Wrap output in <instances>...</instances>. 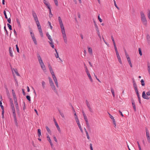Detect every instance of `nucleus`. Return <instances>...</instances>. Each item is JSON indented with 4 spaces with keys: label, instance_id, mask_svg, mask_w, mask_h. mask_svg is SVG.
Here are the masks:
<instances>
[{
    "label": "nucleus",
    "instance_id": "obj_1",
    "mask_svg": "<svg viewBox=\"0 0 150 150\" xmlns=\"http://www.w3.org/2000/svg\"><path fill=\"white\" fill-rule=\"evenodd\" d=\"M37 58L41 69L44 71H45L46 70L45 66L43 62L41 56L39 54H37Z\"/></svg>",
    "mask_w": 150,
    "mask_h": 150
},
{
    "label": "nucleus",
    "instance_id": "obj_2",
    "mask_svg": "<svg viewBox=\"0 0 150 150\" xmlns=\"http://www.w3.org/2000/svg\"><path fill=\"white\" fill-rule=\"evenodd\" d=\"M140 15L141 21L143 24L144 25H146L147 24V21L145 15L143 11H141L140 12Z\"/></svg>",
    "mask_w": 150,
    "mask_h": 150
},
{
    "label": "nucleus",
    "instance_id": "obj_3",
    "mask_svg": "<svg viewBox=\"0 0 150 150\" xmlns=\"http://www.w3.org/2000/svg\"><path fill=\"white\" fill-rule=\"evenodd\" d=\"M146 95L145 92V91H144L142 94V97L144 99L147 100H149L150 98V97H148V96H150V91L146 92Z\"/></svg>",
    "mask_w": 150,
    "mask_h": 150
},
{
    "label": "nucleus",
    "instance_id": "obj_4",
    "mask_svg": "<svg viewBox=\"0 0 150 150\" xmlns=\"http://www.w3.org/2000/svg\"><path fill=\"white\" fill-rule=\"evenodd\" d=\"M14 101L17 112L19 113V109L18 103L17 102V99L14 100Z\"/></svg>",
    "mask_w": 150,
    "mask_h": 150
},
{
    "label": "nucleus",
    "instance_id": "obj_5",
    "mask_svg": "<svg viewBox=\"0 0 150 150\" xmlns=\"http://www.w3.org/2000/svg\"><path fill=\"white\" fill-rule=\"evenodd\" d=\"M58 21L59 22V24L60 25V26L61 29L63 28H64L63 24V23L62 21V20L61 19V17L60 16L58 17Z\"/></svg>",
    "mask_w": 150,
    "mask_h": 150
},
{
    "label": "nucleus",
    "instance_id": "obj_6",
    "mask_svg": "<svg viewBox=\"0 0 150 150\" xmlns=\"http://www.w3.org/2000/svg\"><path fill=\"white\" fill-rule=\"evenodd\" d=\"M43 1L44 4L47 6V8L48 9H50V5L48 1V0H43Z\"/></svg>",
    "mask_w": 150,
    "mask_h": 150
},
{
    "label": "nucleus",
    "instance_id": "obj_7",
    "mask_svg": "<svg viewBox=\"0 0 150 150\" xmlns=\"http://www.w3.org/2000/svg\"><path fill=\"white\" fill-rule=\"evenodd\" d=\"M61 29L62 32V34L63 35V38H67V37H66V34L65 33L64 28H63V29L62 28Z\"/></svg>",
    "mask_w": 150,
    "mask_h": 150
},
{
    "label": "nucleus",
    "instance_id": "obj_8",
    "mask_svg": "<svg viewBox=\"0 0 150 150\" xmlns=\"http://www.w3.org/2000/svg\"><path fill=\"white\" fill-rule=\"evenodd\" d=\"M14 119V123L16 125V126L18 127V123L17 121V120L16 118V115H13Z\"/></svg>",
    "mask_w": 150,
    "mask_h": 150
},
{
    "label": "nucleus",
    "instance_id": "obj_9",
    "mask_svg": "<svg viewBox=\"0 0 150 150\" xmlns=\"http://www.w3.org/2000/svg\"><path fill=\"white\" fill-rule=\"evenodd\" d=\"M116 54L119 62L120 63V64H122V62L121 60L120 56L119 54V53H116Z\"/></svg>",
    "mask_w": 150,
    "mask_h": 150
},
{
    "label": "nucleus",
    "instance_id": "obj_10",
    "mask_svg": "<svg viewBox=\"0 0 150 150\" xmlns=\"http://www.w3.org/2000/svg\"><path fill=\"white\" fill-rule=\"evenodd\" d=\"M146 40L148 44L150 45V36L149 34L146 35Z\"/></svg>",
    "mask_w": 150,
    "mask_h": 150
},
{
    "label": "nucleus",
    "instance_id": "obj_11",
    "mask_svg": "<svg viewBox=\"0 0 150 150\" xmlns=\"http://www.w3.org/2000/svg\"><path fill=\"white\" fill-rule=\"evenodd\" d=\"M54 50L56 52V54H55V57H56V58H59V59H60L61 61H62V60L60 59V58L59 57L58 54V53L57 52V51L56 49L55 48H54Z\"/></svg>",
    "mask_w": 150,
    "mask_h": 150
},
{
    "label": "nucleus",
    "instance_id": "obj_12",
    "mask_svg": "<svg viewBox=\"0 0 150 150\" xmlns=\"http://www.w3.org/2000/svg\"><path fill=\"white\" fill-rule=\"evenodd\" d=\"M13 96V100L14 99H17V98L16 95L15 93L13 90H12V91Z\"/></svg>",
    "mask_w": 150,
    "mask_h": 150
},
{
    "label": "nucleus",
    "instance_id": "obj_13",
    "mask_svg": "<svg viewBox=\"0 0 150 150\" xmlns=\"http://www.w3.org/2000/svg\"><path fill=\"white\" fill-rule=\"evenodd\" d=\"M9 53H10V56L11 57H13V54L12 50L11 47H9Z\"/></svg>",
    "mask_w": 150,
    "mask_h": 150
},
{
    "label": "nucleus",
    "instance_id": "obj_14",
    "mask_svg": "<svg viewBox=\"0 0 150 150\" xmlns=\"http://www.w3.org/2000/svg\"><path fill=\"white\" fill-rule=\"evenodd\" d=\"M46 35L47 36L48 38L50 40V41H52L53 40L51 38V36L48 33H46Z\"/></svg>",
    "mask_w": 150,
    "mask_h": 150
},
{
    "label": "nucleus",
    "instance_id": "obj_15",
    "mask_svg": "<svg viewBox=\"0 0 150 150\" xmlns=\"http://www.w3.org/2000/svg\"><path fill=\"white\" fill-rule=\"evenodd\" d=\"M12 71H14L15 73L16 74V75L18 76H19L20 74L18 72L17 70L16 69H14L13 68L12 70Z\"/></svg>",
    "mask_w": 150,
    "mask_h": 150
},
{
    "label": "nucleus",
    "instance_id": "obj_16",
    "mask_svg": "<svg viewBox=\"0 0 150 150\" xmlns=\"http://www.w3.org/2000/svg\"><path fill=\"white\" fill-rule=\"evenodd\" d=\"M86 103L88 109L91 108V105L90 103L88 102L87 100H86Z\"/></svg>",
    "mask_w": 150,
    "mask_h": 150
},
{
    "label": "nucleus",
    "instance_id": "obj_17",
    "mask_svg": "<svg viewBox=\"0 0 150 150\" xmlns=\"http://www.w3.org/2000/svg\"><path fill=\"white\" fill-rule=\"evenodd\" d=\"M88 51L89 53L91 54H92V50L91 48L89 47H88Z\"/></svg>",
    "mask_w": 150,
    "mask_h": 150
},
{
    "label": "nucleus",
    "instance_id": "obj_18",
    "mask_svg": "<svg viewBox=\"0 0 150 150\" xmlns=\"http://www.w3.org/2000/svg\"><path fill=\"white\" fill-rule=\"evenodd\" d=\"M146 138L149 137V131L147 128L146 129Z\"/></svg>",
    "mask_w": 150,
    "mask_h": 150
},
{
    "label": "nucleus",
    "instance_id": "obj_19",
    "mask_svg": "<svg viewBox=\"0 0 150 150\" xmlns=\"http://www.w3.org/2000/svg\"><path fill=\"white\" fill-rule=\"evenodd\" d=\"M93 22H94V25H95V28H96V31H99V29H98V26L97 25L95 21H93Z\"/></svg>",
    "mask_w": 150,
    "mask_h": 150
},
{
    "label": "nucleus",
    "instance_id": "obj_20",
    "mask_svg": "<svg viewBox=\"0 0 150 150\" xmlns=\"http://www.w3.org/2000/svg\"><path fill=\"white\" fill-rule=\"evenodd\" d=\"M132 103L133 106V108L134 109V110L135 111H136V108L135 105V103L134 101H132Z\"/></svg>",
    "mask_w": 150,
    "mask_h": 150
},
{
    "label": "nucleus",
    "instance_id": "obj_21",
    "mask_svg": "<svg viewBox=\"0 0 150 150\" xmlns=\"http://www.w3.org/2000/svg\"><path fill=\"white\" fill-rule=\"evenodd\" d=\"M39 30H42L39 22L36 23Z\"/></svg>",
    "mask_w": 150,
    "mask_h": 150
},
{
    "label": "nucleus",
    "instance_id": "obj_22",
    "mask_svg": "<svg viewBox=\"0 0 150 150\" xmlns=\"http://www.w3.org/2000/svg\"><path fill=\"white\" fill-rule=\"evenodd\" d=\"M45 128H46V130H47L48 132L50 134H51V130H50V129L48 128V127L47 126H46L45 127Z\"/></svg>",
    "mask_w": 150,
    "mask_h": 150
},
{
    "label": "nucleus",
    "instance_id": "obj_23",
    "mask_svg": "<svg viewBox=\"0 0 150 150\" xmlns=\"http://www.w3.org/2000/svg\"><path fill=\"white\" fill-rule=\"evenodd\" d=\"M50 46L53 48H54V45L52 41H49Z\"/></svg>",
    "mask_w": 150,
    "mask_h": 150
},
{
    "label": "nucleus",
    "instance_id": "obj_24",
    "mask_svg": "<svg viewBox=\"0 0 150 150\" xmlns=\"http://www.w3.org/2000/svg\"><path fill=\"white\" fill-rule=\"evenodd\" d=\"M87 75L89 79H90V81L91 82H92L93 80H92L91 77L90 75V74L89 73V72L88 73H87Z\"/></svg>",
    "mask_w": 150,
    "mask_h": 150
},
{
    "label": "nucleus",
    "instance_id": "obj_25",
    "mask_svg": "<svg viewBox=\"0 0 150 150\" xmlns=\"http://www.w3.org/2000/svg\"><path fill=\"white\" fill-rule=\"evenodd\" d=\"M11 109L13 112V115H16L14 107H11Z\"/></svg>",
    "mask_w": 150,
    "mask_h": 150
},
{
    "label": "nucleus",
    "instance_id": "obj_26",
    "mask_svg": "<svg viewBox=\"0 0 150 150\" xmlns=\"http://www.w3.org/2000/svg\"><path fill=\"white\" fill-rule=\"evenodd\" d=\"M148 70L149 75H150V64L148 63L147 64Z\"/></svg>",
    "mask_w": 150,
    "mask_h": 150
},
{
    "label": "nucleus",
    "instance_id": "obj_27",
    "mask_svg": "<svg viewBox=\"0 0 150 150\" xmlns=\"http://www.w3.org/2000/svg\"><path fill=\"white\" fill-rule=\"evenodd\" d=\"M38 136L39 138H40V136H41V130L40 129H38Z\"/></svg>",
    "mask_w": 150,
    "mask_h": 150
},
{
    "label": "nucleus",
    "instance_id": "obj_28",
    "mask_svg": "<svg viewBox=\"0 0 150 150\" xmlns=\"http://www.w3.org/2000/svg\"><path fill=\"white\" fill-rule=\"evenodd\" d=\"M127 60L128 62V63L129 64L130 67H132V63H131V60H130V59H127Z\"/></svg>",
    "mask_w": 150,
    "mask_h": 150
},
{
    "label": "nucleus",
    "instance_id": "obj_29",
    "mask_svg": "<svg viewBox=\"0 0 150 150\" xmlns=\"http://www.w3.org/2000/svg\"><path fill=\"white\" fill-rule=\"evenodd\" d=\"M32 15L34 18L37 17L36 13L34 12V11H32Z\"/></svg>",
    "mask_w": 150,
    "mask_h": 150
},
{
    "label": "nucleus",
    "instance_id": "obj_30",
    "mask_svg": "<svg viewBox=\"0 0 150 150\" xmlns=\"http://www.w3.org/2000/svg\"><path fill=\"white\" fill-rule=\"evenodd\" d=\"M90 112H91V115H92L93 113V109L91 108H88Z\"/></svg>",
    "mask_w": 150,
    "mask_h": 150
},
{
    "label": "nucleus",
    "instance_id": "obj_31",
    "mask_svg": "<svg viewBox=\"0 0 150 150\" xmlns=\"http://www.w3.org/2000/svg\"><path fill=\"white\" fill-rule=\"evenodd\" d=\"M111 91L113 97H115V94L114 90L112 88H111Z\"/></svg>",
    "mask_w": 150,
    "mask_h": 150
},
{
    "label": "nucleus",
    "instance_id": "obj_32",
    "mask_svg": "<svg viewBox=\"0 0 150 150\" xmlns=\"http://www.w3.org/2000/svg\"><path fill=\"white\" fill-rule=\"evenodd\" d=\"M32 39L35 44L36 45H37V42L35 37H33V38H32Z\"/></svg>",
    "mask_w": 150,
    "mask_h": 150
},
{
    "label": "nucleus",
    "instance_id": "obj_33",
    "mask_svg": "<svg viewBox=\"0 0 150 150\" xmlns=\"http://www.w3.org/2000/svg\"><path fill=\"white\" fill-rule=\"evenodd\" d=\"M16 21L17 23L18 24V26L19 27H20L21 26V25L19 21V19L18 18H17L16 19Z\"/></svg>",
    "mask_w": 150,
    "mask_h": 150
},
{
    "label": "nucleus",
    "instance_id": "obj_34",
    "mask_svg": "<svg viewBox=\"0 0 150 150\" xmlns=\"http://www.w3.org/2000/svg\"><path fill=\"white\" fill-rule=\"evenodd\" d=\"M125 55H126V57L127 58V59H128L129 58V59H130V58H129V55H128V54H127V53L126 52V51L125 50Z\"/></svg>",
    "mask_w": 150,
    "mask_h": 150
},
{
    "label": "nucleus",
    "instance_id": "obj_35",
    "mask_svg": "<svg viewBox=\"0 0 150 150\" xmlns=\"http://www.w3.org/2000/svg\"><path fill=\"white\" fill-rule=\"evenodd\" d=\"M52 78L53 79V80L54 82L57 81V79L56 77L55 76H52Z\"/></svg>",
    "mask_w": 150,
    "mask_h": 150
},
{
    "label": "nucleus",
    "instance_id": "obj_36",
    "mask_svg": "<svg viewBox=\"0 0 150 150\" xmlns=\"http://www.w3.org/2000/svg\"><path fill=\"white\" fill-rule=\"evenodd\" d=\"M84 67L86 69H85V70H86V73H89V71H88V69L87 68V66L86 65V64L85 63H84Z\"/></svg>",
    "mask_w": 150,
    "mask_h": 150
},
{
    "label": "nucleus",
    "instance_id": "obj_37",
    "mask_svg": "<svg viewBox=\"0 0 150 150\" xmlns=\"http://www.w3.org/2000/svg\"><path fill=\"white\" fill-rule=\"evenodd\" d=\"M45 82L44 81H42V88H45Z\"/></svg>",
    "mask_w": 150,
    "mask_h": 150
},
{
    "label": "nucleus",
    "instance_id": "obj_38",
    "mask_svg": "<svg viewBox=\"0 0 150 150\" xmlns=\"http://www.w3.org/2000/svg\"><path fill=\"white\" fill-rule=\"evenodd\" d=\"M133 87L134 89V90H136L138 89L137 88V84L136 83L135 84H133Z\"/></svg>",
    "mask_w": 150,
    "mask_h": 150
},
{
    "label": "nucleus",
    "instance_id": "obj_39",
    "mask_svg": "<svg viewBox=\"0 0 150 150\" xmlns=\"http://www.w3.org/2000/svg\"><path fill=\"white\" fill-rule=\"evenodd\" d=\"M0 106L2 110L4 109V107L2 105L1 100L0 101Z\"/></svg>",
    "mask_w": 150,
    "mask_h": 150
},
{
    "label": "nucleus",
    "instance_id": "obj_40",
    "mask_svg": "<svg viewBox=\"0 0 150 150\" xmlns=\"http://www.w3.org/2000/svg\"><path fill=\"white\" fill-rule=\"evenodd\" d=\"M7 25L8 28L10 29V30H12V26H11L8 23L7 24Z\"/></svg>",
    "mask_w": 150,
    "mask_h": 150
},
{
    "label": "nucleus",
    "instance_id": "obj_41",
    "mask_svg": "<svg viewBox=\"0 0 150 150\" xmlns=\"http://www.w3.org/2000/svg\"><path fill=\"white\" fill-rule=\"evenodd\" d=\"M50 71L52 76V77L54 76H55V75L54 74V72L53 71V70H51V71Z\"/></svg>",
    "mask_w": 150,
    "mask_h": 150
},
{
    "label": "nucleus",
    "instance_id": "obj_42",
    "mask_svg": "<svg viewBox=\"0 0 150 150\" xmlns=\"http://www.w3.org/2000/svg\"><path fill=\"white\" fill-rule=\"evenodd\" d=\"M97 34H98V37H99L100 39V40H101V36H100V32H99V31H97Z\"/></svg>",
    "mask_w": 150,
    "mask_h": 150
},
{
    "label": "nucleus",
    "instance_id": "obj_43",
    "mask_svg": "<svg viewBox=\"0 0 150 150\" xmlns=\"http://www.w3.org/2000/svg\"><path fill=\"white\" fill-rule=\"evenodd\" d=\"M49 9V11H50L49 13L50 14V15L49 16L50 17H52L53 16V15L52 13L51 8H50V9Z\"/></svg>",
    "mask_w": 150,
    "mask_h": 150
},
{
    "label": "nucleus",
    "instance_id": "obj_44",
    "mask_svg": "<svg viewBox=\"0 0 150 150\" xmlns=\"http://www.w3.org/2000/svg\"><path fill=\"white\" fill-rule=\"evenodd\" d=\"M108 114L109 115L110 117L112 120H113V119H115L110 114L109 112H108Z\"/></svg>",
    "mask_w": 150,
    "mask_h": 150
},
{
    "label": "nucleus",
    "instance_id": "obj_45",
    "mask_svg": "<svg viewBox=\"0 0 150 150\" xmlns=\"http://www.w3.org/2000/svg\"><path fill=\"white\" fill-rule=\"evenodd\" d=\"M141 82L142 86H144L145 85V83H144V81L143 79H142L141 81Z\"/></svg>",
    "mask_w": 150,
    "mask_h": 150
},
{
    "label": "nucleus",
    "instance_id": "obj_46",
    "mask_svg": "<svg viewBox=\"0 0 150 150\" xmlns=\"http://www.w3.org/2000/svg\"><path fill=\"white\" fill-rule=\"evenodd\" d=\"M4 30H5V31H6V35L8 36V31H7V30H6V26H4Z\"/></svg>",
    "mask_w": 150,
    "mask_h": 150
},
{
    "label": "nucleus",
    "instance_id": "obj_47",
    "mask_svg": "<svg viewBox=\"0 0 150 150\" xmlns=\"http://www.w3.org/2000/svg\"><path fill=\"white\" fill-rule=\"evenodd\" d=\"M39 32L40 33V34L42 37H43V35L42 32V30H39Z\"/></svg>",
    "mask_w": 150,
    "mask_h": 150
},
{
    "label": "nucleus",
    "instance_id": "obj_48",
    "mask_svg": "<svg viewBox=\"0 0 150 150\" xmlns=\"http://www.w3.org/2000/svg\"><path fill=\"white\" fill-rule=\"evenodd\" d=\"M48 67L49 68V69L50 71H51V70H52V67L50 64H48Z\"/></svg>",
    "mask_w": 150,
    "mask_h": 150
},
{
    "label": "nucleus",
    "instance_id": "obj_49",
    "mask_svg": "<svg viewBox=\"0 0 150 150\" xmlns=\"http://www.w3.org/2000/svg\"><path fill=\"white\" fill-rule=\"evenodd\" d=\"M139 52L140 55L142 56V53L140 48H139Z\"/></svg>",
    "mask_w": 150,
    "mask_h": 150
},
{
    "label": "nucleus",
    "instance_id": "obj_50",
    "mask_svg": "<svg viewBox=\"0 0 150 150\" xmlns=\"http://www.w3.org/2000/svg\"><path fill=\"white\" fill-rule=\"evenodd\" d=\"M135 91L136 92V94L137 95V97L139 96V92H138V89H137V90H135Z\"/></svg>",
    "mask_w": 150,
    "mask_h": 150
},
{
    "label": "nucleus",
    "instance_id": "obj_51",
    "mask_svg": "<svg viewBox=\"0 0 150 150\" xmlns=\"http://www.w3.org/2000/svg\"><path fill=\"white\" fill-rule=\"evenodd\" d=\"M59 112L60 114V115L63 118H64V114L62 112H61L59 111Z\"/></svg>",
    "mask_w": 150,
    "mask_h": 150
},
{
    "label": "nucleus",
    "instance_id": "obj_52",
    "mask_svg": "<svg viewBox=\"0 0 150 150\" xmlns=\"http://www.w3.org/2000/svg\"><path fill=\"white\" fill-rule=\"evenodd\" d=\"M55 5L57 6H58V2L57 0H54Z\"/></svg>",
    "mask_w": 150,
    "mask_h": 150
},
{
    "label": "nucleus",
    "instance_id": "obj_53",
    "mask_svg": "<svg viewBox=\"0 0 150 150\" xmlns=\"http://www.w3.org/2000/svg\"><path fill=\"white\" fill-rule=\"evenodd\" d=\"M4 14L5 16V18L6 19H7L8 18V17H7V15H6V12L5 11H4Z\"/></svg>",
    "mask_w": 150,
    "mask_h": 150
},
{
    "label": "nucleus",
    "instance_id": "obj_54",
    "mask_svg": "<svg viewBox=\"0 0 150 150\" xmlns=\"http://www.w3.org/2000/svg\"><path fill=\"white\" fill-rule=\"evenodd\" d=\"M79 127V128L80 130H81V132L83 133V131L82 129L81 128V125H80H80H78Z\"/></svg>",
    "mask_w": 150,
    "mask_h": 150
},
{
    "label": "nucleus",
    "instance_id": "obj_55",
    "mask_svg": "<svg viewBox=\"0 0 150 150\" xmlns=\"http://www.w3.org/2000/svg\"><path fill=\"white\" fill-rule=\"evenodd\" d=\"M47 140L49 142H51V139H50L49 135H47Z\"/></svg>",
    "mask_w": 150,
    "mask_h": 150
},
{
    "label": "nucleus",
    "instance_id": "obj_56",
    "mask_svg": "<svg viewBox=\"0 0 150 150\" xmlns=\"http://www.w3.org/2000/svg\"><path fill=\"white\" fill-rule=\"evenodd\" d=\"M98 18L100 22H102V19L100 17V15H99L98 16Z\"/></svg>",
    "mask_w": 150,
    "mask_h": 150
},
{
    "label": "nucleus",
    "instance_id": "obj_57",
    "mask_svg": "<svg viewBox=\"0 0 150 150\" xmlns=\"http://www.w3.org/2000/svg\"><path fill=\"white\" fill-rule=\"evenodd\" d=\"M26 98L28 100V101H30V97L29 96H26Z\"/></svg>",
    "mask_w": 150,
    "mask_h": 150
},
{
    "label": "nucleus",
    "instance_id": "obj_58",
    "mask_svg": "<svg viewBox=\"0 0 150 150\" xmlns=\"http://www.w3.org/2000/svg\"><path fill=\"white\" fill-rule=\"evenodd\" d=\"M16 50H17V52L18 53H19V49L17 45H16Z\"/></svg>",
    "mask_w": 150,
    "mask_h": 150
},
{
    "label": "nucleus",
    "instance_id": "obj_59",
    "mask_svg": "<svg viewBox=\"0 0 150 150\" xmlns=\"http://www.w3.org/2000/svg\"><path fill=\"white\" fill-rule=\"evenodd\" d=\"M114 49H115V51L116 52V53H118V52L117 51L116 45H115V46H114Z\"/></svg>",
    "mask_w": 150,
    "mask_h": 150
},
{
    "label": "nucleus",
    "instance_id": "obj_60",
    "mask_svg": "<svg viewBox=\"0 0 150 150\" xmlns=\"http://www.w3.org/2000/svg\"><path fill=\"white\" fill-rule=\"evenodd\" d=\"M34 19L36 23L39 22L37 17L34 18Z\"/></svg>",
    "mask_w": 150,
    "mask_h": 150
},
{
    "label": "nucleus",
    "instance_id": "obj_61",
    "mask_svg": "<svg viewBox=\"0 0 150 150\" xmlns=\"http://www.w3.org/2000/svg\"><path fill=\"white\" fill-rule=\"evenodd\" d=\"M53 90L54 91V92L57 95H58V92L57 91L56 88L53 89Z\"/></svg>",
    "mask_w": 150,
    "mask_h": 150
},
{
    "label": "nucleus",
    "instance_id": "obj_62",
    "mask_svg": "<svg viewBox=\"0 0 150 150\" xmlns=\"http://www.w3.org/2000/svg\"><path fill=\"white\" fill-rule=\"evenodd\" d=\"M76 122L78 125L80 124L79 122V120L78 119H76Z\"/></svg>",
    "mask_w": 150,
    "mask_h": 150
},
{
    "label": "nucleus",
    "instance_id": "obj_63",
    "mask_svg": "<svg viewBox=\"0 0 150 150\" xmlns=\"http://www.w3.org/2000/svg\"><path fill=\"white\" fill-rule=\"evenodd\" d=\"M89 146H90V149L91 150H93V147H92V144L91 143L90 144Z\"/></svg>",
    "mask_w": 150,
    "mask_h": 150
},
{
    "label": "nucleus",
    "instance_id": "obj_64",
    "mask_svg": "<svg viewBox=\"0 0 150 150\" xmlns=\"http://www.w3.org/2000/svg\"><path fill=\"white\" fill-rule=\"evenodd\" d=\"M148 16L149 19H150V11L149 10L148 11Z\"/></svg>",
    "mask_w": 150,
    "mask_h": 150
}]
</instances>
